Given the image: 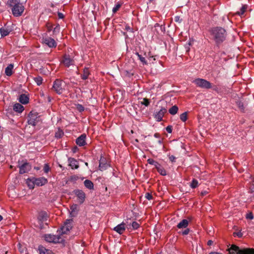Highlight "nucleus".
Masks as SVG:
<instances>
[{"instance_id":"nucleus-1","label":"nucleus","mask_w":254,"mask_h":254,"mask_svg":"<svg viewBox=\"0 0 254 254\" xmlns=\"http://www.w3.org/2000/svg\"><path fill=\"white\" fill-rule=\"evenodd\" d=\"M211 33L217 44L223 42L225 40L227 35L226 30L224 28L219 27L212 28L211 30Z\"/></svg>"},{"instance_id":"nucleus-2","label":"nucleus","mask_w":254,"mask_h":254,"mask_svg":"<svg viewBox=\"0 0 254 254\" xmlns=\"http://www.w3.org/2000/svg\"><path fill=\"white\" fill-rule=\"evenodd\" d=\"M48 216L45 211L39 212L37 215L36 221L35 222V226L40 229H44L48 225Z\"/></svg>"},{"instance_id":"nucleus-3","label":"nucleus","mask_w":254,"mask_h":254,"mask_svg":"<svg viewBox=\"0 0 254 254\" xmlns=\"http://www.w3.org/2000/svg\"><path fill=\"white\" fill-rule=\"evenodd\" d=\"M229 254H254V249L240 250L236 246L232 245L229 249Z\"/></svg>"},{"instance_id":"nucleus-4","label":"nucleus","mask_w":254,"mask_h":254,"mask_svg":"<svg viewBox=\"0 0 254 254\" xmlns=\"http://www.w3.org/2000/svg\"><path fill=\"white\" fill-rule=\"evenodd\" d=\"M193 82L198 87L204 89H210L211 88V83L202 78H197L193 80Z\"/></svg>"},{"instance_id":"nucleus-5","label":"nucleus","mask_w":254,"mask_h":254,"mask_svg":"<svg viewBox=\"0 0 254 254\" xmlns=\"http://www.w3.org/2000/svg\"><path fill=\"white\" fill-rule=\"evenodd\" d=\"M126 228L130 229V224L125 223L124 222L118 225L113 228V230L120 234H122L126 230Z\"/></svg>"},{"instance_id":"nucleus-6","label":"nucleus","mask_w":254,"mask_h":254,"mask_svg":"<svg viewBox=\"0 0 254 254\" xmlns=\"http://www.w3.org/2000/svg\"><path fill=\"white\" fill-rule=\"evenodd\" d=\"M63 82L59 79H56L54 83L53 88L58 94H62L64 91L63 88Z\"/></svg>"},{"instance_id":"nucleus-7","label":"nucleus","mask_w":254,"mask_h":254,"mask_svg":"<svg viewBox=\"0 0 254 254\" xmlns=\"http://www.w3.org/2000/svg\"><path fill=\"white\" fill-rule=\"evenodd\" d=\"M44 238L46 241L54 243H59L61 239L59 236L52 234H46L44 236Z\"/></svg>"},{"instance_id":"nucleus-8","label":"nucleus","mask_w":254,"mask_h":254,"mask_svg":"<svg viewBox=\"0 0 254 254\" xmlns=\"http://www.w3.org/2000/svg\"><path fill=\"white\" fill-rule=\"evenodd\" d=\"M167 112V109L165 107H161L158 111H156L154 113V117L156 121L160 122L162 121L164 114Z\"/></svg>"},{"instance_id":"nucleus-9","label":"nucleus","mask_w":254,"mask_h":254,"mask_svg":"<svg viewBox=\"0 0 254 254\" xmlns=\"http://www.w3.org/2000/svg\"><path fill=\"white\" fill-rule=\"evenodd\" d=\"M12 14L15 16H19L21 15L24 10V6L22 3L12 6Z\"/></svg>"},{"instance_id":"nucleus-10","label":"nucleus","mask_w":254,"mask_h":254,"mask_svg":"<svg viewBox=\"0 0 254 254\" xmlns=\"http://www.w3.org/2000/svg\"><path fill=\"white\" fill-rule=\"evenodd\" d=\"M43 42L50 48H55L57 46V43L55 40L51 37H46L43 39Z\"/></svg>"},{"instance_id":"nucleus-11","label":"nucleus","mask_w":254,"mask_h":254,"mask_svg":"<svg viewBox=\"0 0 254 254\" xmlns=\"http://www.w3.org/2000/svg\"><path fill=\"white\" fill-rule=\"evenodd\" d=\"M48 183V180L44 177L33 178V184L38 186H42Z\"/></svg>"},{"instance_id":"nucleus-12","label":"nucleus","mask_w":254,"mask_h":254,"mask_svg":"<svg viewBox=\"0 0 254 254\" xmlns=\"http://www.w3.org/2000/svg\"><path fill=\"white\" fill-rule=\"evenodd\" d=\"M74 193L78 198V202L80 204L83 203L85 200V193L82 190H75Z\"/></svg>"},{"instance_id":"nucleus-13","label":"nucleus","mask_w":254,"mask_h":254,"mask_svg":"<svg viewBox=\"0 0 254 254\" xmlns=\"http://www.w3.org/2000/svg\"><path fill=\"white\" fill-rule=\"evenodd\" d=\"M72 228L71 221L70 220H67L64 225L62 228V233L65 234L69 231Z\"/></svg>"},{"instance_id":"nucleus-14","label":"nucleus","mask_w":254,"mask_h":254,"mask_svg":"<svg viewBox=\"0 0 254 254\" xmlns=\"http://www.w3.org/2000/svg\"><path fill=\"white\" fill-rule=\"evenodd\" d=\"M20 170L19 173L20 174H24L25 173L27 172L28 171L31 169V165L27 163H25L23 164L19 167Z\"/></svg>"},{"instance_id":"nucleus-15","label":"nucleus","mask_w":254,"mask_h":254,"mask_svg":"<svg viewBox=\"0 0 254 254\" xmlns=\"http://www.w3.org/2000/svg\"><path fill=\"white\" fill-rule=\"evenodd\" d=\"M68 162L70 167L73 169H77L79 167L78 161L73 158H68Z\"/></svg>"},{"instance_id":"nucleus-16","label":"nucleus","mask_w":254,"mask_h":254,"mask_svg":"<svg viewBox=\"0 0 254 254\" xmlns=\"http://www.w3.org/2000/svg\"><path fill=\"white\" fill-rule=\"evenodd\" d=\"M63 64L65 66L69 67L70 65L74 64V61L69 57V56L65 55L63 61Z\"/></svg>"},{"instance_id":"nucleus-17","label":"nucleus","mask_w":254,"mask_h":254,"mask_svg":"<svg viewBox=\"0 0 254 254\" xmlns=\"http://www.w3.org/2000/svg\"><path fill=\"white\" fill-rule=\"evenodd\" d=\"M85 138L86 135L85 134H82L78 137L76 140V142L79 146H82L85 144Z\"/></svg>"},{"instance_id":"nucleus-18","label":"nucleus","mask_w":254,"mask_h":254,"mask_svg":"<svg viewBox=\"0 0 254 254\" xmlns=\"http://www.w3.org/2000/svg\"><path fill=\"white\" fill-rule=\"evenodd\" d=\"M109 164L106 162L104 158H101L99 164V169L101 171H104L107 169Z\"/></svg>"},{"instance_id":"nucleus-19","label":"nucleus","mask_w":254,"mask_h":254,"mask_svg":"<svg viewBox=\"0 0 254 254\" xmlns=\"http://www.w3.org/2000/svg\"><path fill=\"white\" fill-rule=\"evenodd\" d=\"M155 30L157 32V33H164L165 31V27L163 25H159L158 23L155 24L154 26Z\"/></svg>"},{"instance_id":"nucleus-20","label":"nucleus","mask_w":254,"mask_h":254,"mask_svg":"<svg viewBox=\"0 0 254 254\" xmlns=\"http://www.w3.org/2000/svg\"><path fill=\"white\" fill-rule=\"evenodd\" d=\"M23 106L19 103H15L13 105V110L18 113H21L24 110Z\"/></svg>"},{"instance_id":"nucleus-21","label":"nucleus","mask_w":254,"mask_h":254,"mask_svg":"<svg viewBox=\"0 0 254 254\" xmlns=\"http://www.w3.org/2000/svg\"><path fill=\"white\" fill-rule=\"evenodd\" d=\"M19 100L22 104H25L28 102L29 98L25 94H22L20 96Z\"/></svg>"},{"instance_id":"nucleus-22","label":"nucleus","mask_w":254,"mask_h":254,"mask_svg":"<svg viewBox=\"0 0 254 254\" xmlns=\"http://www.w3.org/2000/svg\"><path fill=\"white\" fill-rule=\"evenodd\" d=\"M188 221L186 219H183L177 225V227L179 229L186 228L188 225Z\"/></svg>"},{"instance_id":"nucleus-23","label":"nucleus","mask_w":254,"mask_h":254,"mask_svg":"<svg viewBox=\"0 0 254 254\" xmlns=\"http://www.w3.org/2000/svg\"><path fill=\"white\" fill-rule=\"evenodd\" d=\"M85 187L89 190H93L94 188L93 183L89 180H86L84 182Z\"/></svg>"},{"instance_id":"nucleus-24","label":"nucleus","mask_w":254,"mask_h":254,"mask_svg":"<svg viewBox=\"0 0 254 254\" xmlns=\"http://www.w3.org/2000/svg\"><path fill=\"white\" fill-rule=\"evenodd\" d=\"M77 207L78 206L77 204H73L70 206V214L72 216H74L76 214L77 212Z\"/></svg>"},{"instance_id":"nucleus-25","label":"nucleus","mask_w":254,"mask_h":254,"mask_svg":"<svg viewBox=\"0 0 254 254\" xmlns=\"http://www.w3.org/2000/svg\"><path fill=\"white\" fill-rule=\"evenodd\" d=\"M0 32L1 36L3 37L8 35L10 32V30L7 28L2 27L0 29Z\"/></svg>"},{"instance_id":"nucleus-26","label":"nucleus","mask_w":254,"mask_h":254,"mask_svg":"<svg viewBox=\"0 0 254 254\" xmlns=\"http://www.w3.org/2000/svg\"><path fill=\"white\" fill-rule=\"evenodd\" d=\"M158 172L162 176H166L167 173L165 170L159 164L156 168Z\"/></svg>"},{"instance_id":"nucleus-27","label":"nucleus","mask_w":254,"mask_h":254,"mask_svg":"<svg viewBox=\"0 0 254 254\" xmlns=\"http://www.w3.org/2000/svg\"><path fill=\"white\" fill-rule=\"evenodd\" d=\"M13 68V65L12 64H9L8 66H7L5 69V74L7 76H10L12 74V69Z\"/></svg>"},{"instance_id":"nucleus-28","label":"nucleus","mask_w":254,"mask_h":254,"mask_svg":"<svg viewBox=\"0 0 254 254\" xmlns=\"http://www.w3.org/2000/svg\"><path fill=\"white\" fill-rule=\"evenodd\" d=\"M178 111V108L177 106L175 105L172 107L169 110V112L170 114L174 115L177 114Z\"/></svg>"},{"instance_id":"nucleus-29","label":"nucleus","mask_w":254,"mask_h":254,"mask_svg":"<svg viewBox=\"0 0 254 254\" xmlns=\"http://www.w3.org/2000/svg\"><path fill=\"white\" fill-rule=\"evenodd\" d=\"M38 251L39 254H48L49 250L46 249L45 247L40 246L39 247Z\"/></svg>"},{"instance_id":"nucleus-30","label":"nucleus","mask_w":254,"mask_h":254,"mask_svg":"<svg viewBox=\"0 0 254 254\" xmlns=\"http://www.w3.org/2000/svg\"><path fill=\"white\" fill-rule=\"evenodd\" d=\"M8 3L11 7L15 6L16 5L21 4L20 2V0H8Z\"/></svg>"},{"instance_id":"nucleus-31","label":"nucleus","mask_w":254,"mask_h":254,"mask_svg":"<svg viewBox=\"0 0 254 254\" xmlns=\"http://www.w3.org/2000/svg\"><path fill=\"white\" fill-rule=\"evenodd\" d=\"M237 105L239 109L242 111L244 112L245 110V106L243 102L240 101H238L236 102Z\"/></svg>"},{"instance_id":"nucleus-32","label":"nucleus","mask_w":254,"mask_h":254,"mask_svg":"<svg viewBox=\"0 0 254 254\" xmlns=\"http://www.w3.org/2000/svg\"><path fill=\"white\" fill-rule=\"evenodd\" d=\"M147 161L148 164L154 165L155 168L159 164L157 162L151 158L148 159Z\"/></svg>"},{"instance_id":"nucleus-33","label":"nucleus","mask_w":254,"mask_h":254,"mask_svg":"<svg viewBox=\"0 0 254 254\" xmlns=\"http://www.w3.org/2000/svg\"><path fill=\"white\" fill-rule=\"evenodd\" d=\"M136 55L138 57L140 62L143 64H147V62L145 60V59L144 57H143L141 55L139 54L138 53H136Z\"/></svg>"},{"instance_id":"nucleus-34","label":"nucleus","mask_w":254,"mask_h":254,"mask_svg":"<svg viewBox=\"0 0 254 254\" xmlns=\"http://www.w3.org/2000/svg\"><path fill=\"white\" fill-rule=\"evenodd\" d=\"M34 80L38 86L40 85L42 83L43 79L40 76H38L34 78Z\"/></svg>"},{"instance_id":"nucleus-35","label":"nucleus","mask_w":254,"mask_h":254,"mask_svg":"<svg viewBox=\"0 0 254 254\" xmlns=\"http://www.w3.org/2000/svg\"><path fill=\"white\" fill-rule=\"evenodd\" d=\"M247 8V6L246 5H243L242 6V7L241 8L240 11H238L237 13L239 15H241L243 14L244 13V12H245Z\"/></svg>"},{"instance_id":"nucleus-36","label":"nucleus","mask_w":254,"mask_h":254,"mask_svg":"<svg viewBox=\"0 0 254 254\" xmlns=\"http://www.w3.org/2000/svg\"><path fill=\"white\" fill-rule=\"evenodd\" d=\"M198 181L196 180L193 179L190 183V186L191 188L194 189L198 186Z\"/></svg>"},{"instance_id":"nucleus-37","label":"nucleus","mask_w":254,"mask_h":254,"mask_svg":"<svg viewBox=\"0 0 254 254\" xmlns=\"http://www.w3.org/2000/svg\"><path fill=\"white\" fill-rule=\"evenodd\" d=\"M180 119L181 120V121H182L184 122H185L187 121V112H184L180 115Z\"/></svg>"},{"instance_id":"nucleus-38","label":"nucleus","mask_w":254,"mask_h":254,"mask_svg":"<svg viewBox=\"0 0 254 254\" xmlns=\"http://www.w3.org/2000/svg\"><path fill=\"white\" fill-rule=\"evenodd\" d=\"M139 227V224L137 222L133 221L130 224V228L132 227L133 229H137Z\"/></svg>"},{"instance_id":"nucleus-39","label":"nucleus","mask_w":254,"mask_h":254,"mask_svg":"<svg viewBox=\"0 0 254 254\" xmlns=\"http://www.w3.org/2000/svg\"><path fill=\"white\" fill-rule=\"evenodd\" d=\"M121 4H120V3H117L116 4V5H115V6L113 8V13H116L119 9V8L121 7Z\"/></svg>"},{"instance_id":"nucleus-40","label":"nucleus","mask_w":254,"mask_h":254,"mask_svg":"<svg viewBox=\"0 0 254 254\" xmlns=\"http://www.w3.org/2000/svg\"><path fill=\"white\" fill-rule=\"evenodd\" d=\"M76 109L80 112H82L84 110V107L79 104L76 105Z\"/></svg>"},{"instance_id":"nucleus-41","label":"nucleus","mask_w":254,"mask_h":254,"mask_svg":"<svg viewBox=\"0 0 254 254\" xmlns=\"http://www.w3.org/2000/svg\"><path fill=\"white\" fill-rule=\"evenodd\" d=\"M88 75H89V72H88V70L85 69L84 70V73H83V75H82V79H87L88 76Z\"/></svg>"},{"instance_id":"nucleus-42","label":"nucleus","mask_w":254,"mask_h":254,"mask_svg":"<svg viewBox=\"0 0 254 254\" xmlns=\"http://www.w3.org/2000/svg\"><path fill=\"white\" fill-rule=\"evenodd\" d=\"M43 170L45 173H48L49 172L50 168L48 164H44Z\"/></svg>"},{"instance_id":"nucleus-43","label":"nucleus","mask_w":254,"mask_h":254,"mask_svg":"<svg viewBox=\"0 0 254 254\" xmlns=\"http://www.w3.org/2000/svg\"><path fill=\"white\" fill-rule=\"evenodd\" d=\"M141 104L145 106H148L149 104V101L147 99L143 98L142 101L141 102Z\"/></svg>"},{"instance_id":"nucleus-44","label":"nucleus","mask_w":254,"mask_h":254,"mask_svg":"<svg viewBox=\"0 0 254 254\" xmlns=\"http://www.w3.org/2000/svg\"><path fill=\"white\" fill-rule=\"evenodd\" d=\"M246 218L248 219L252 220L254 218L253 214L252 212H250L249 213H248L246 215Z\"/></svg>"},{"instance_id":"nucleus-45","label":"nucleus","mask_w":254,"mask_h":254,"mask_svg":"<svg viewBox=\"0 0 254 254\" xmlns=\"http://www.w3.org/2000/svg\"><path fill=\"white\" fill-rule=\"evenodd\" d=\"M60 30V26L57 25L54 29L53 32L54 33H59Z\"/></svg>"},{"instance_id":"nucleus-46","label":"nucleus","mask_w":254,"mask_h":254,"mask_svg":"<svg viewBox=\"0 0 254 254\" xmlns=\"http://www.w3.org/2000/svg\"><path fill=\"white\" fill-rule=\"evenodd\" d=\"M166 131L168 133H171L172 132V127L171 126H168L166 128Z\"/></svg>"},{"instance_id":"nucleus-47","label":"nucleus","mask_w":254,"mask_h":254,"mask_svg":"<svg viewBox=\"0 0 254 254\" xmlns=\"http://www.w3.org/2000/svg\"><path fill=\"white\" fill-rule=\"evenodd\" d=\"M168 156H169L170 160L172 162H175V161H176V157L174 156L169 155Z\"/></svg>"},{"instance_id":"nucleus-48","label":"nucleus","mask_w":254,"mask_h":254,"mask_svg":"<svg viewBox=\"0 0 254 254\" xmlns=\"http://www.w3.org/2000/svg\"><path fill=\"white\" fill-rule=\"evenodd\" d=\"M145 197L148 199V200H151L152 198V195L149 193H146L145 194Z\"/></svg>"},{"instance_id":"nucleus-49","label":"nucleus","mask_w":254,"mask_h":254,"mask_svg":"<svg viewBox=\"0 0 254 254\" xmlns=\"http://www.w3.org/2000/svg\"><path fill=\"white\" fill-rule=\"evenodd\" d=\"M190 232V230L189 229H186L184 231L182 232V234L183 235H187L189 234Z\"/></svg>"},{"instance_id":"nucleus-50","label":"nucleus","mask_w":254,"mask_h":254,"mask_svg":"<svg viewBox=\"0 0 254 254\" xmlns=\"http://www.w3.org/2000/svg\"><path fill=\"white\" fill-rule=\"evenodd\" d=\"M234 235H236L239 238H241L243 236V234H242V232H237V233H234Z\"/></svg>"},{"instance_id":"nucleus-51","label":"nucleus","mask_w":254,"mask_h":254,"mask_svg":"<svg viewBox=\"0 0 254 254\" xmlns=\"http://www.w3.org/2000/svg\"><path fill=\"white\" fill-rule=\"evenodd\" d=\"M250 191H251V193H253L254 196V180L252 186L251 188Z\"/></svg>"},{"instance_id":"nucleus-52","label":"nucleus","mask_w":254,"mask_h":254,"mask_svg":"<svg viewBox=\"0 0 254 254\" xmlns=\"http://www.w3.org/2000/svg\"><path fill=\"white\" fill-rule=\"evenodd\" d=\"M175 20L176 22H180L181 21V20H180V17L178 16L175 17Z\"/></svg>"},{"instance_id":"nucleus-53","label":"nucleus","mask_w":254,"mask_h":254,"mask_svg":"<svg viewBox=\"0 0 254 254\" xmlns=\"http://www.w3.org/2000/svg\"><path fill=\"white\" fill-rule=\"evenodd\" d=\"M31 181V180L30 179H28L27 181L26 182V184H27L28 186L29 187L30 189H31V186L30 184V182Z\"/></svg>"},{"instance_id":"nucleus-54","label":"nucleus","mask_w":254,"mask_h":254,"mask_svg":"<svg viewBox=\"0 0 254 254\" xmlns=\"http://www.w3.org/2000/svg\"><path fill=\"white\" fill-rule=\"evenodd\" d=\"M58 16H59V18H63L64 17V15L62 13L59 12Z\"/></svg>"},{"instance_id":"nucleus-55","label":"nucleus","mask_w":254,"mask_h":254,"mask_svg":"<svg viewBox=\"0 0 254 254\" xmlns=\"http://www.w3.org/2000/svg\"><path fill=\"white\" fill-rule=\"evenodd\" d=\"M148 60H149V61L152 62L153 63V61L155 60V58H153V57L152 56V57H150L148 58Z\"/></svg>"},{"instance_id":"nucleus-56","label":"nucleus","mask_w":254,"mask_h":254,"mask_svg":"<svg viewBox=\"0 0 254 254\" xmlns=\"http://www.w3.org/2000/svg\"><path fill=\"white\" fill-rule=\"evenodd\" d=\"M213 244V242L212 240H209L207 242V245L208 246H211Z\"/></svg>"},{"instance_id":"nucleus-57","label":"nucleus","mask_w":254,"mask_h":254,"mask_svg":"<svg viewBox=\"0 0 254 254\" xmlns=\"http://www.w3.org/2000/svg\"><path fill=\"white\" fill-rule=\"evenodd\" d=\"M126 30H127V31H132V30H131V28H130L129 26H127L126 27Z\"/></svg>"},{"instance_id":"nucleus-58","label":"nucleus","mask_w":254,"mask_h":254,"mask_svg":"<svg viewBox=\"0 0 254 254\" xmlns=\"http://www.w3.org/2000/svg\"><path fill=\"white\" fill-rule=\"evenodd\" d=\"M154 136L156 138H159L160 137V135L158 133H155L154 135Z\"/></svg>"},{"instance_id":"nucleus-59","label":"nucleus","mask_w":254,"mask_h":254,"mask_svg":"<svg viewBox=\"0 0 254 254\" xmlns=\"http://www.w3.org/2000/svg\"><path fill=\"white\" fill-rule=\"evenodd\" d=\"M36 121V122H38L39 120H38L37 121L36 120H34V121H33V124H32L33 126H35V125Z\"/></svg>"},{"instance_id":"nucleus-60","label":"nucleus","mask_w":254,"mask_h":254,"mask_svg":"<svg viewBox=\"0 0 254 254\" xmlns=\"http://www.w3.org/2000/svg\"><path fill=\"white\" fill-rule=\"evenodd\" d=\"M51 100H52V98L50 96H48V101L49 102H50L51 101Z\"/></svg>"},{"instance_id":"nucleus-61","label":"nucleus","mask_w":254,"mask_h":254,"mask_svg":"<svg viewBox=\"0 0 254 254\" xmlns=\"http://www.w3.org/2000/svg\"><path fill=\"white\" fill-rule=\"evenodd\" d=\"M206 191H202L201 192V195H205L206 194Z\"/></svg>"},{"instance_id":"nucleus-62","label":"nucleus","mask_w":254,"mask_h":254,"mask_svg":"<svg viewBox=\"0 0 254 254\" xmlns=\"http://www.w3.org/2000/svg\"><path fill=\"white\" fill-rule=\"evenodd\" d=\"M158 142L159 144H162V140H161V139H159L158 140Z\"/></svg>"},{"instance_id":"nucleus-63","label":"nucleus","mask_w":254,"mask_h":254,"mask_svg":"<svg viewBox=\"0 0 254 254\" xmlns=\"http://www.w3.org/2000/svg\"><path fill=\"white\" fill-rule=\"evenodd\" d=\"M28 124H29V125L32 124V123H31V121H30V120H28Z\"/></svg>"},{"instance_id":"nucleus-64","label":"nucleus","mask_w":254,"mask_h":254,"mask_svg":"<svg viewBox=\"0 0 254 254\" xmlns=\"http://www.w3.org/2000/svg\"><path fill=\"white\" fill-rule=\"evenodd\" d=\"M34 169L36 170H37L40 169V168L39 167H34Z\"/></svg>"}]
</instances>
